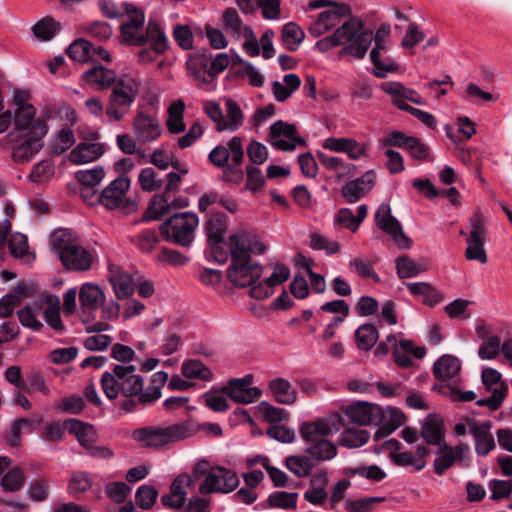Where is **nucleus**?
<instances>
[{
  "label": "nucleus",
  "instance_id": "aec40b11",
  "mask_svg": "<svg viewBox=\"0 0 512 512\" xmlns=\"http://www.w3.org/2000/svg\"><path fill=\"white\" fill-rule=\"evenodd\" d=\"M376 174L369 170L361 177L348 181L341 188V195L347 203H356L368 193L375 184Z\"/></svg>",
  "mask_w": 512,
  "mask_h": 512
},
{
  "label": "nucleus",
  "instance_id": "338daca9",
  "mask_svg": "<svg viewBox=\"0 0 512 512\" xmlns=\"http://www.w3.org/2000/svg\"><path fill=\"white\" fill-rule=\"evenodd\" d=\"M106 495L115 503L126 501L131 488L124 482H110L105 487Z\"/></svg>",
  "mask_w": 512,
  "mask_h": 512
},
{
  "label": "nucleus",
  "instance_id": "39448f33",
  "mask_svg": "<svg viewBox=\"0 0 512 512\" xmlns=\"http://www.w3.org/2000/svg\"><path fill=\"white\" fill-rule=\"evenodd\" d=\"M299 431L305 441L304 451L317 462L330 461L336 457L337 447L326 438L329 429L321 422H305Z\"/></svg>",
  "mask_w": 512,
  "mask_h": 512
},
{
  "label": "nucleus",
  "instance_id": "052dcab7",
  "mask_svg": "<svg viewBox=\"0 0 512 512\" xmlns=\"http://www.w3.org/2000/svg\"><path fill=\"white\" fill-rule=\"evenodd\" d=\"M317 461L312 456H288L285 459V465L287 468L291 466H298L301 469L302 477H308L311 475L313 468Z\"/></svg>",
  "mask_w": 512,
  "mask_h": 512
},
{
  "label": "nucleus",
  "instance_id": "2eb2a0df",
  "mask_svg": "<svg viewBox=\"0 0 512 512\" xmlns=\"http://www.w3.org/2000/svg\"><path fill=\"white\" fill-rule=\"evenodd\" d=\"M375 221L380 229L389 234L397 246L408 249L412 240L403 232L401 223L391 214L390 207L381 205L375 214Z\"/></svg>",
  "mask_w": 512,
  "mask_h": 512
},
{
  "label": "nucleus",
  "instance_id": "423d86ee",
  "mask_svg": "<svg viewBox=\"0 0 512 512\" xmlns=\"http://www.w3.org/2000/svg\"><path fill=\"white\" fill-rule=\"evenodd\" d=\"M139 83L130 76H122L113 86L105 114L112 122L121 121L129 112L139 93Z\"/></svg>",
  "mask_w": 512,
  "mask_h": 512
},
{
  "label": "nucleus",
  "instance_id": "bf43d9fd",
  "mask_svg": "<svg viewBox=\"0 0 512 512\" xmlns=\"http://www.w3.org/2000/svg\"><path fill=\"white\" fill-rule=\"evenodd\" d=\"M223 27L232 35L239 36L242 30V20L235 8H226L222 15Z\"/></svg>",
  "mask_w": 512,
  "mask_h": 512
},
{
  "label": "nucleus",
  "instance_id": "49530a36",
  "mask_svg": "<svg viewBox=\"0 0 512 512\" xmlns=\"http://www.w3.org/2000/svg\"><path fill=\"white\" fill-rule=\"evenodd\" d=\"M298 496L297 492L274 491L268 496L266 502L270 508L295 509Z\"/></svg>",
  "mask_w": 512,
  "mask_h": 512
},
{
  "label": "nucleus",
  "instance_id": "bb28decb",
  "mask_svg": "<svg viewBox=\"0 0 512 512\" xmlns=\"http://www.w3.org/2000/svg\"><path fill=\"white\" fill-rule=\"evenodd\" d=\"M105 152L102 143H80L69 154V160L74 164L92 162L101 157Z\"/></svg>",
  "mask_w": 512,
  "mask_h": 512
},
{
  "label": "nucleus",
  "instance_id": "b1692460",
  "mask_svg": "<svg viewBox=\"0 0 512 512\" xmlns=\"http://www.w3.org/2000/svg\"><path fill=\"white\" fill-rule=\"evenodd\" d=\"M66 431L75 436L82 447H89L97 441V433L90 423L78 419H66Z\"/></svg>",
  "mask_w": 512,
  "mask_h": 512
},
{
  "label": "nucleus",
  "instance_id": "0e129e2a",
  "mask_svg": "<svg viewBox=\"0 0 512 512\" xmlns=\"http://www.w3.org/2000/svg\"><path fill=\"white\" fill-rule=\"evenodd\" d=\"M384 501L382 497H363L356 500L346 499L345 507L349 512H369L375 503Z\"/></svg>",
  "mask_w": 512,
  "mask_h": 512
},
{
  "label": "nucleus",
  "instance_id": "2f4dec72",
  "mask_svg": "<svg viewBox=\"0 0 512 512\" xmlns=\"http://www.w3.org/2000/svg\"><path fill=\"white\" fill-rule=\"evenodd\" d=\"M34 291L32 283H20L14 289V294H7L0 299V317L12 314L13 309L20 302L21 297L29 296Z\"/></svg>",
  "mask_w": 512,
  "mask_h": 512
},
{
  "label": "nucleus",
  "instance_id": "c03bdc74",
  "mask_svg": "<svg viewBox=\"0 0 512 512\" xmlns=\"http://www.w3.org/2000/svg\"><path fill=\"white\" fill-rule=\"evenodd\" d=\"M226 113L227 117H224V124L221 126L223 130L236 131L243 124V113L240 106L233 99H226Z\"/></svg>",
  "mask_w": 512,
  "mask_h": 512
},
{
  "label": "nucleus",
  "instance_id": "a18cd8bd",
  "mask_svg": "<svg viewBox=\"0 0 512 512\" xmlns=\"http://www.w3.org/2000/svg\"><path fill=\"white\" fill-rule=\"evenodd\" d=\"M343 473L347 477H354L356 475L364 477L374 482H380L386 478V473L378 465H361L358 467H346Z\"/></svg>",
  "mask_w": 512,
  "mask_h": 512
},
{
  "label": "nucleus",
  "instance_id": "f257e3e1",
  "mask_svg": "<svg viewBox=\"0 0 512 512\" xmlns=\"http://www.w3.org/2000/svg\"><path fill=\"white\" fill-rule=\"evenodd\" d=\"M134 365L112 364V371H105L101 387L110 400H117L116 406L123 414L137 413L153 406L162 396V388L168 381L165 371L151 376L150 384L144 387V378L135 373Z\"/></svg>",
  "mask_w": 512,
  "mask_h": 512
},
{
  "label": "nucleus",
  "instance_id": "774afa93",
  "mask_svg": "<svg viewBox=\"0 0 512 512\" xmlns=\"http://www.w3.org/2000/svg\"><path fill=\"white\" fill-rule=\"evenodd\" d=\"M8 248L13 257L19 259L24 258L28 254V241L26 236L20 233L13 235L8 242Z\"/></svg>",
  "mask_w": 512,
  "mask_h": 512
},
{
  "label": "nucleus",
  "instance_id": "1a4fd4ad",
  "mask_svg": "<svg viewBox=\"0 0 512 512\" xmlns=\"http://www.w3.org/2000/svg\"><path fill=\"white\" fill-rule=\"evenodd\" d=\"M240 484L235 471L226 467L216 465L210 468L209 473L199 486L201 495L213 493L229 494Z\"/></svg>",
  "mask_w": 512,
  "mask_h": 512
},
{
  "label": "nucleus",
  "instance_id": "a878e982",
  "mask_svg": "<svg viewBox=\"0 0 512 512\" xmlns=\"http://www.w3.org/2000/svg\"><path fill=\"white\" fill-rule=\"evenodd\" d=\"M409 355L421 359L426 355V349L424 347H416L411 340H400L399 347H395L393 350L394 362L400 367L408 368L413 363Z\"/></svg>",
  "mask_w": 512,
  "mask_h": 512
},
{
  "label": "nucleus",
  "instance_id": "de8ad7c7",
  "mask_svg": "<svg viewBox=\"0 0 512 512\" xmlns=\"http://www.w3.org/2000/svg\"><path fill=\"white\" fill-rule=\"evenodd\" d=\"M281 37L285 47L289 51L294 52L303 41L304 32L296 23L289 22L283 26Z\"/></svg>",
  "mask_w": 512,
  "mask_h": 512
},
{
  "label": "nucleus",
  "instance_id": "603ef678",
  "mask_svg": "<svg viewBox=\"0 0 512 512\" xmlns=\"http://www.w3.org/2000/svg\"><path fill=\"white\" fill-rule=\"evenodd\" d=\"M396 270L399 278H412L425 271V268L417 264L409 256L402 255L396 259Z\"/></svg>",
  "mask_w": 512,
  "mask_h": 512
},
{
  "label": "nucleus",
  "instance_id": "09e8293b",
  "mask_svg": "<svg viewBox=\"0 0 512 512\" xmlns=\"http://www.w3.org/2000/svg\"><path fill=\"white\" fill-rule=\"evenodd\" d=\"M114 293L118 299L129 298L133 292L132 279L129 274L121 272L110 277Z\"/></svg>",
  "mask_w": 512,
  "mask_h": 512
},
{
  "label": "nucleus",
  "instance_id": "f03ea898",
  "mask_svg": "<svg viewBox=\"0 0 512 512\" xmlns=\"http://www.w3.org/2000/svg\"><path fill=\"white\" fill-rule=\"evenodd\" d=\"M231 264L227 269L229 281L240 288L256 283L262 275V266L252 260L251 254L261 255L266 247L251 231L242 229L229 237Z\"/></svg>",
  "mask_w": 512,
  "mask_h": 512
},
{
  "label": "nucleus",
  "instance_id": "7c9ffc66",
  "mask_svg": "<svg viewBox=\"0 0 512 512\" xmlns=\"http://www.w3.org/2000/svg\"><path fill=\"white\" fill-rule=\"evenodd\" d=\"M460 370L461 364L459 359L449 354L441 356L433 365L434 377L441 381L455 377Z\"/></svg>",
  "mask_w": 512,
  "mask_h": 512
},
{
  "label": "nucleus",
  "instance_id": "a211bd4d",
  "mask_svg": "<svg viewBox=\"0 0 512 512\" xmlns=\"http://www.w3.org/2000/svg\"><path fill=\"white\" fill-rule=\"evenodd\" d=\"M468 451L469 447L464 444L450 446L447 443H442V445L438 446L436 451L438 457L433 463L435 474L441 476L454 464L463 462Z\"/></svg>",
  "mask_w": 512,
  "mask_h": 512
},
{
  "label": "nucleus",
  "instance_id": "69168bd1",
  "mask_svg": "<svg viewBox=\"0 0 512 512\" xmlns=\"http://www.w3.org/2000/svg\"><path fill=\"white\" fill-rule=\"evenodd\" d=\"M173 38L183 50L193 48V33L188 25L176 24L173 28Z\"/></svg>",
  "mask_w": 512,
  "mask_h": 512
},
{
  "label": "nucleus",
  "instance_id": "393cba45",
  "mask_svg": "<svg viewBox=\"0 0 512 512\" xmlns=\"http://www.w3.org/2000/svg\"><path fill=\"white\" fill-rule=\"evenodd\" d=\"M42 416L32 414L29 417H21L16 419L10 427V436L7 441L10 446L16 447L20 445L22 433H31L42 422Z\"/></svg>",
  "mask_w": 512,
  "mask_h": 512
},
{
  "label": "nucleus",
  "instance_id": "473e14b6",
  "mask_svg": "<svg viewBox=\"0 0 512 512\" xmlns=\"http://www.w3.org/2000/svg\"><path fill=\"white\" fill-rule=\"evenodd\" d=\"M352 11L349 5L336 2L329 9L321 12L318 15L320 23L325 26V29L331 30L337 26L344 17H352Z\"/></svg>",
  "mask_w": 512,
  "mask_h": 512
},
{
  "label": "nucleus",
  "instance_id": "20e7f679",
  "mask_svg": "<svg viewBox=\"0 0 512 512\" xmlns=\"http://www.w3.org/2000/svg\"><path fill=\"white\" fill-rule=\"evenodd\" d=\"M197 432L198 427L193 421H184L167 427L138 428L133 432V438L144 442L147 447H161L191 437Z\"/></svg>",
  "mask_w": 512,
  "mask_h": 512
},
{
  "label": "nucleus",
  "instance_id": "58836bf2",
  "mask_svg": "<svg viewBox=\"0 0 512 512\" xmlns=\"http://www.w3.org/2000/svg\"><path fill=\"white\" fill-rule=\"evenodd\" d=\"M130 241L141 252L150 253L156 248V246L160 242V238L156 229L148 228L132 236L130 238Z\"/></svg>",
  "mask_w": 512,
  "mask_h": 512
},
{
  "label": "nucleus",
  "instance_id": "6ab92c4d",
  "mask_svg": "<svg viewBox=\"0 0 512 512\" xmlns=\"http://www.w3.org/2000/svg\"><path fill=\"white\" fill-rule=\"evenodd\" d=\"M131 180L127 175H118L97 197V201L113 210L121 206Z\"/></svg>",
  "mask_w": 512,
  "mask_h": 512
},
{
  "label": "nucleus",
  "instance_id": "f8f14e48",
  "mask_svg": "<svg viewBox=\"0 0 512 512\" xmlns=\"http://www.w3.org/2000/svg\"><path fill=\"white\" fill-rule=\"evenodd\" d=\"M123 14L129 17V20L120 27L122 41L129 45L143 46L147 43V36L138 34L143 28L145 16L142 11L134 5L123 3Z\"/></svg>",
  "mask_w": 512,
  "mask_h": 512
},
{
  "label": "nucleus",
  "instance_id": "e433bc0d",
  "mask_svg": "<svg viewBox=\"0 0 512 512\" xmlns=\"http://www.w3.org/2000/svg\"><path fill=\"white\" fill-rule=\"evenodd\" d=\"M181 372L185 378L200 379L203 381L212 380L211 370L200 360L190 359L182 363Z\"/></svg>",
  "mask_w": 512,
  "mask_h": 512
},
{
  "label": "nucleus",
  "instance_id": "680f3d73",
  "mask_svg": "<svg viewBox=\"0 0 512 512\" xmlns=\"http://www.w3.org/2000/svg\"><path fill=\"white\" fill-rule=\"evenodd\" d=\"M500 353V337L493 335L488 337L479 347L478 356L482 360L495 359Z\"/></svg>",
  "mask_w": 512,
  "mask_h": 512
},
{
  "label": "nucleus",
  "instance_id": "9d476101",
  "mask_svg": "<svg viewBox=\"0 0 512 512\" xmlns=\"http://www.w3.org/2000/svg\"><path fill=\"white\" fill-rule=\"evenodd\" d=\"M28 94L16 91L13 97L16 106L12 121L13 130L10 133H31L36 125L47 126L43 119L36 117V108L27 102Z\"/></svg>",
  "mask_w": 512,
  "mask_h": 512
},
{
  "label": "nucleus",
  "instance_id": "c756f323",
  "mask_svg": "<svg viewBox=\"0 0 512 512\" xmlns=\"http://www.w3.org/2000/svg\"><path fill=\"white\" fill-rule=\"evenodd\" d=\"M61 31V22L51 16L43 17L31 27L33 36L40 42L51 41Z\"/></svg>",
  "mask_w": 512,
  "mask_h": 512
},
{
  "label": "nucleus",
  "instance_id": "0eeeda50",
  "mask_svg": "<svg viewBox=\"0 0 512 512\" xmlns=\"http://www.w3.org/2000/svg\"><path fill=\"white\" fill-rule=\"evenodd\" d=\"M198 224V216L192 212L175 213L160 225L159 233L167 242L189 247Z\"/></svg>",
  "mask_w": 512,
  "mask_h": 512
},
{
  "label": "nucleus",
  "instance_id": "4be33fe9",
  "mask_svg": "<svg viewBox=\"0 0 512 512\" xmlns=\"http://www.w3.org/2000/svg\"><path fill=\"white\" fill-rule=\"evenodd\" d=\"M211 58V52L206 49L199 50L188 58L187 69L196 81H200L203 84L211 83L208 75Z\"/></svg>",
  "mask_w": 512,
  "mask_h": 512
},
{
  "label": "nucleus",
  "instance_id": "ddd939ff",
  "mask_svg": "<svg viewBox=\"0 0 512 512\" xmlns=\"http://www.w3.org/2000/svg\"><path fill=\"white\" fill-rule=\"evenodd\" d=\"M344 414L351 423L359 426L378 425L385 418L380 406L364 401L348 405L344 409Z\"/></svg>",
  "mask_w": 512,
  "mask_h": 512
},
{
  "label": "nucleus",
  "instance_id": "13d9d810",
  "mask_svg": "<svg viewBox=\"0 0 512 512\" xmlns=\"http://www.w3.org/2000/svg\"><path fill=\"white\" fill-rule=\"evenodd\" d=\"M158 492L155 488L148 485L138 487L135 495L136 504L141 509H151L156 502Z\"/></svg>",
  "mask_w": 512,
  "mask_h": 512
},
{
  "label": "nucleus",
  "instance_id": "37998d69",
  "mask_svg": "<svg viewBox=\"0 0 512 512\" xmlns=\"http://www.w3.org/2000/svg\"><path fill=\"white\" fill-rule=\"evenodd\" d=\"M379 338L377 328L370 323L362 324L355 331V339L359 349L368 351L370 350Z\"/></svg>",
  "mask_w": 512,
  "mask_h": 512
},
{
  "label": "nucleus",
  "instance_id": "4d7b16f0",
  "mask_svg": "<svg viewBox=\"0 0 512 512\" xmlns=\"http://www.w3.org/2000/svg\"><path fill=\"white\" fill-rule=\"evenodd\" d=\"M226 231V223L223 217L216 215L208 220L206 223L207 241L209 242H223L224 233Z\"/></svg>",
  "mask_w": 512,
  "mask_h": 512
},
{
  "label": "nucleus",
  "instance_id": "4c0bfd02",
  "mask_svg": "<svg viewBox=\"0 0 512 512\" xmlns=\"http://www.w3.org/2000/svg\"><path fill=\"white\" fill-rule=\"evenodd\" d=\"M144 36H147V42L151 41L152 50L156 54L164 53L170 46L167 36L156 22H148Z\"/></svg>",
  "mask_w": 512,
  "mask_h": 512
},
{
  "label": "nucleus",
  "instance_id": "c85d7f7f",
  "mask_svg": "<svg viewBox=\"0 0 512 512\" xmlns=\"http://www.w3.org/2000/svg\"><path fill=\"white\" fill-rule=\"evenodd\" d=\"M183 485L192 487V477L188 475L177 477L171 485V494L162 496V504L170 508H181L185 503L186 496Z\"/></svg>",
  "mask_w": 512,
  "mask_h": 512
},
{
  "label": "nucleus",
  "instance_id": "3c124183",
  "mask_svg": "<svg viewBox=\"0 0 512 512\" xmlns=\"http://www.w3.org/2000/svg\"><path fill=\"white\" fill-rule=\"evenodd\" d=\"M489 391L492 395L489 398L478 400L476 404L478 406H486L490 410L496 411L501 407L508 394V385L505 382H501L498 386H495L494 388L491 387V390Z\"/></svg>",
  "mask_w": 512,
  "mask_h": 512
},
{
  "label": "nucleus",
  "instance_id": "7ed1b4c3",
  "mask_svg": "<svg viewBox=\"0 0 512 512\" xmlns=\"http://www.w3.org/2000/svg\"><path fill=\"white\" fill-rule=\"evenodd\" d=\"M362 28L363 22L360 19L350 17L330 35L338 46L350 42L342 48L341 55H352L357 59L365 57L373 41V33L369 29L362 31Z\"/></svg>",
  "mask_w": 512,
  "mask_h": 512
},
{
  "label": "nucleus",
  "instance_id": "6e6d98bb",
  "mask_svg": "<svg viewBox=\"0 0 512 512\" xmlns=\"http://www.w3.org/2000/svg\"><path fill=\"white\" fill-rule=\"evenodd\" d=\"M25 482V476L21 468L15 467L5 473L1 479V486L7 492L20 490Z\"/></svg>",
  "mask_w": 512,
  "mask_h": 512
},
{
  "label": "nucleus",
  "instance_id": "dca6fc26",
  "mask_svg": "<svg viewBox=\"0 0 512 512\" xmlns=\"http://www.w3.org/2000/svg\"><path fill=\"white\" fill-rule=\"evenodd\" d=\"M189 205L187 198H175L170 202V194H156L151 199L147 210L142 215L140 222L159 220L168 214L171 209L185 208Z\"/></svg>",
  "mask_w": 512,
  "mask_h": 512
},
{
  "label": "nucleus",
  "instance_id": "f3484780",
  "mask_svg": "<svg viewBox=\"0 0 512 512\" xmlns=\"http://www.w3.org/2000/svg\"><path fill=\"white\" fill-rule=\"evenodd\" d=\"M471 231L467 238L468 247L465 256L468 260H476L480 263L487 262V255L484 249L485 229L479 215H474L471 220Z\"/></svg>",
  "mask_w": 512,
  "mask_h": 512
},
{
  "label": "nucleus",
  "instance_id": "a19ab883",
  "mask_svg": "<svg viewBox=\"0 0 512 512\" xmlns=\"http://www.w3.org/2000/svg\"><path fill=\"white\" fill-rule=\"evenodd\" d=\"M48 305L43 311V316L46 323L55 330H62L63 325L61 321V299L57 295H48Z\"/></svg>",
  "mask_w": 512,
  "mask_h": 512
},
{
  "label": "nucleus",
  "instance_id": "79ce46f5",
  "mask_svg": "<svg viewBox=\"0 0 512 512\" xmlns=\"http://www.w3.org/2000/svg\"><path fill=\"white\" fill-rule=\"evenodd\" d=\"M386 50V46H380L377 43L370 52V59L374 65L373 74L375 77L383 79L388 73L394 72L398 69V65L394 60H389V64H384L380 58L381 51Z\"/></svg>",
  "mask_w": 512,
  "mask_h": 512
},
{
  "label": "nucleus",
  "instance_id": "5701e85b",
  "mask_svg": "<svg viewBox=\"0 0 512 512\" xmlns=\"http://www.w3.org/2000/svg\"><path fill=\"white\" fill-rule=\"evenodd\" d=\"M421 437L430 445L440 446L445 441V427L441 417L429 414L422 425Z\"/></svg>",
  "mask_w": 512,
  "mask_h": 512
},
{
  "label": "nucleus",
  "instance_id": "4468645a",
  "mask_svg": "<svg viewBox=\"0 0 512 512\" xmlns=\"http://www.w3.org/2000/svg\"><path fill=\"white\" fill-rule=\"evenodd\" d=\"M252 381V375L230 379L228 383L222 387L221 392L236 403L250 404L258 400L262 394L259 388L250 387Z\"/></svg>",
  "mask_w": 512,
  "mask_h": 512
},
{
  "label": "nucleus",
  "instance_id": "9b49d317",
  "mask_svg": "<svg viewBox=\"0 0 512 512\" xmlns=\"http://www.w3.org/2000/svg\"><path fill=\"white\" fill-rule=\"evenodd\" d=\"M78 240V235L66 228V272H86L92 267L93 255Z\"/></svg>",
  "mask_w": 512,
  "mask_h": 512
},
{
  "label": "nucleus",
  "instance_id": "f704fd0d",
  "mask_svg": "<svg viewBox=\"0 0 512 512\" xmlns=\"http://www.w3.org/2000/svg\"><path fill=\"white\" fill-rule=\"evenodd\" d=\"M79 300L82 307L95 311L105 301V294L98 285L85 283L79 292Z\"/></svg>",
  "mask_w": 512,
  "mask_h": 512
},
{
  "label": "nucleus",
  "instance_id": "72a5a7b5",
  "mask_svg": "<svg viewBox=\"0 0 512 512\" xmlns=\"http://www.w3.org/2000/svg\"><path fill=\"white\" fill-rule=\"evenodd\" d=\"M406 287L411 294L421 296L422 302L430 307L436 306L443 300V295L429 283H406Z\"/></svg>",
  "mask_w": 512,
  "mask_h": 512
},
{
  "label": "nucleus",
  "instance_id": "8fccbe9b",
  "mask_svg": "<svg viewBox=\"0 0 512 512\" xmlns=\"http://www.w3.org/2000/svg\"><path fill=\"white\" fill-rule=\"evenodd\" d=\"M92 48L93 44L88 40L76 39L66 48V55L75 61L85 62L91 59Z\"/></svg>",
  "mask_w": 512,
  "mask_h": 512
},
{
  "label": "nucleus",
  "instance_id": "e2e57ef3",
  "mask_svg": "<svg viewBox=\"0 0 512 512\" xmlns=\"http://www.w3.org/2000/svg\"><path fill=\"white\" fill-rule=\"evenodd\" d=\"M138 182L142 190L147 192L156 191L161 188L163 181L156 179V172L153 168L147 167L141 170Z\"/></svg>",
  "mask_w": 512,
  "mask_h": 512
},
{
  "label": "nucleus",
  "instance_id": "c9c22d12",
  "mask_svg": "<svg viewBox=\"0 0 512 512\" xmlns=\"http://www.w3.org/2000/svg\"><path fill=\"white\" fill-rule=\"evenodd\" d=\"M269 388L274 399L280 404L290 405L296 401L297 393L286 379L275 378L271 380Z\"/></svg>",
  "mask_w": 512,
  "mask_h": 512
},
{
  "label": "nucleus",
  "instance_id": "5fc2aeb1",
  "mask_svg": "<svg viewBox=\"0 0 512 512\" xmlns=\"http://www.w3.org/2000/svg\"><path fill=\"white\" fill-rule=\"evenodd\" d=\"M76 180L81 184V187L85 186H97L105 176V171L102 166H95L92 169L78 170L74 172Z\"/></svg>",
  "mask_w": 512,
  "mask_h": 512
},
{
  "label": "nucleus",
  "instance_id": "412c9836",
  "mask_svg": "<svg viewBox=\"0 0 512 512\" xmlns=\"http://www.w3.org/2000/svg\"><path fill=\"white\" fill-rule=\"evenodd\" d=\"M134 133L142 143L155 141L161 134V126L157 118L145 112H139L133 121Z\"/></svg>",
  "mask_w": 512,
  "mask_h": 512
},
{
  "label": "nucleus",
  "instance_id": "864d4df0",
  "mask_svg": "<svg viewBox=\"0 0 512 512\" xmlns=\"http://www.w3.org/2000/svg\"><path fill=\"white\" fill-rule=\"evenodd\" d=\"M92 486V480L89 474L84 471H75L71 474L68 490L69 493L75 497L88 491Z\"/></svg>",
  "mask_w": 512,
  "mask_h": 512
},
{
  "label": "nucleus",
  "instance_id": "cd10ccee",
  "mask_svg": "<svg viewBox=\"0 0 512 512\" xmlns=\"http://www.w3.org/2000/svg\"><path fill=\"white\" fill-rule=\"evenodd\" d=\"M82 78L88 83L97 84L100 89L113 88L119 79L114 70L102 65L92 66L82 74Z\"/></svg>",
  "mask_w": 512,
  "mask_h": 512
},
{
  "label": "nucleus",
  "instance_id": "6e6552de",
  "mask_svg": "<svg viewBox=\"0 0 512 512\" xmlns=\"http://www.w3.org/2000/svg\"><path fill=\"white\" fill-rule=\"evenodd\" d=\"M48 126L36 125L31 133H8L6 142L16 163H28L43 148Z\"/></svg>",
  "mask_w": 512,
  "mask_h": 512
},
{
  "label": "nucleus",
  "instance_id": "ea45409f",
  "mask_svg": "<svg viewBox=\"0 0 512 512\" xmlns=\"http://www.w3.org/2000/svg\"><path fill=\"white\" fill-rule=\"evenodd\" d=\"M370 438V434L366 430L357 428H346L341 433L339 438V445L349 449L359 448L365 445Z\"/></svg>",
  "mask_w": 512,
  "mask_h": 512
}]
</instances>
